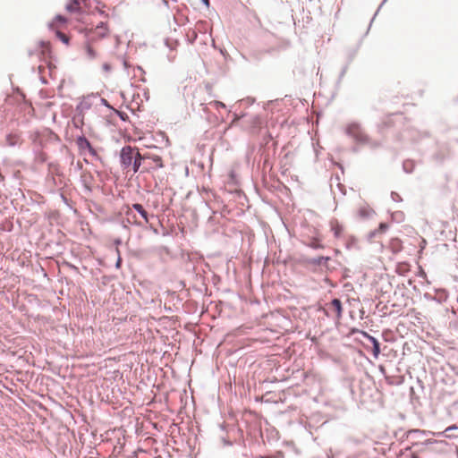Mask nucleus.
<instances>
[{"instance_id": "nucleus-1", "label": "nucleus", "mask_w": 458, "mask_h": 458, "mask_svg": "<svg viewBox=\"0 0 458 458\" xmlns=\"http://www.w3.org/2000/svg\"><path fill=\"white\" fill-rule=\"evenodd\" d=\"M345 132L348 136L352 138L357 143L372 145L368 135L364 132L360 125L357 123H350L346 127Z\"/></svg>"}, {"instance_id": "nucleus-2", "label": "nucleus", "mask_w": 458, "mask_h": 458, "mask_svg": "<svg viewBox=\"0 0 458 458\" xmlns=\"http://www.w3.org/2000/svg\"><path fill=\"white\" fill-rule=\"evenodd\" d=\"M135 149L131 146L122 148L120 153V162L123 168H129L132 164V159L135 155Z\"/></svg>"}, {"instance_id": "nucleus-3", "label": "nucleus", "mask_w": 458, "mask_h": 458, "mask_svg": "<svg viewBox=\"0 0 458 458\" xmlns=\"http://www.w3.org/2000/svg\"><path fill=\"white\" fill-rule=\"evenodd\" d=\"M76 144H77L79 150L81 153L84 154V153H86V151H88V153L91 157H98V153H97L96 149L91 146L90 142L88 140V139L86 137H84V136L78 137L76 140Z\"/></svg>"}, {"instance_id": "nucleus-4", "label": "nucleus", "mask_w": 458, "mask_h": 458, "mask_svg": "<svg viewBox=\"0 0 458 458\" xmlns=\"http://www.w3.org/2000/svg\"><path fill=\"white\" fill-rule=\"evenodd\" d=\"M364 336L372 344V352L374 358H377L380 353V344L379 342L372 335L368 333H363Z\"/></svg>"}, {"instance_id": "nucleus-5", "label": "nucleus", "mask_w": 458, "mask_h": 458, "mask_svg": "<svg viewBox=\"0 0 458 458\" xmlns=\"http://www.w3.org/2000/svg\"><path fill=\"white\" fill-rule=\"evenodd\" d=\"M374 213V210L368 206H361L358 210V214L361 218H369Z\"/></svg>"}, {"instance_id": "nucleus-6", "label": "nucleus", "mask_w": 458, "mask_h": 458, "mask_svg": "<svg viewBox=\"0 0 458 458\" xmlns=\"http://www.w3.org/2000/svg\"><path fill=\"white\" fill-rule=\"evenodd\" d=\"M5 140L8 146L14 147L21 143V137L17 134H8Z\"/></svg>"}, {"instance_id": "nucleus-7", "label": "nucleus", "mask_w": 458, "mask_h": 458, "mask_svg": "<svg viewBox=\"0 0 458 458\" xmlns=\"http://www.w3.org/2000/svg\"><path fill=\"white\" fill-rule=\"evenodd\" d=\"M141 160L142 157L140 153L138 150H136L131 164L134 173L138 172V170L140 169L141 165Z\"/></svg>"}, {"instance_id": "nucleus-8", "label": "nucleus", "mask_w": 458, "mask_h": 458, "mask_svg": "<svg viewBox=\"0 0 458 458\" xmlns=\"http://www.w3.org/2000/svg\"><path fill=\"white\" fill-rule=\"evenodd\" d=\"M132 208L136 210L140 216L145 220L146 223H148V212L143 208L141 204L134 203L132 205Z\"/></svg>"}, {"instance_id": "nucleus-9", "label": "nucleus", "mask_w": 458, "mask_h": 458, "mask_svg": "<svg viewBox=\"0 0 458 458\" xmlns=\"http://www.w3.org/2000/svg\"><path fill=\"white\" fill-rule=\"evenodd\" d=\"M330 224H331V230L333 231L334 235L336 238L340 237V235L344 230L343 226L336 220L331 221Z\"/></svg>"}, {"instance_id": "nucleus-10", "label": "nucleus", "mask_w": 458, "mask_h": 458, "mask_svg": "<svg viewBox=\"0 0 458 458\" xmlns=\"http://www.w3.org/2000/svg\"><path fill=\"white\" fill-rule=\"evenodd\" d=\"M331 304L334 306L335 311H336V314H337V318H341L342 317V302L339 299H333L332 301H331Z\"/></svg>"}, {"instance_id": "nucleus-11", "label": "nucleus", "mask_w": 458, "mask_h": 458, "mask_svg": "<svg viewBox=\"0 0 458 458\" xmlns=\"http://www.w3.org/2000/svg\"><path fill=\"white\" fill-rule=\"evenodd\" d=\"M413 166V162L410 160L404 161L403 164V170L408 174L412 172Z\"/></svg>"}, {"instance_id": "nucleus-12", "label": "nucleus", "mask_w": 458, "mask_h": 458, "mask_svg": "<svg viewBox=\"0 0 458 458\" xmlns=\"http://www.w3.org/2000/svg\"><path fill=\"white\" fill-rule=\"evenodd\" d=\"M79 4L78 0H72L71 3L67 4L65 6V9L70 12L73 13L76 11V6Z\"/></svg>"}, {"instance_id": "nucleus-13", "label": "nucleus", "mask_w": 458, "mask_h": 458, "mask_svg": "<svg viewBox=\"0 0 458 458\" xmlns=\"http://www.w3.org/2000/svg\"><path fill=\"white\" fill-rule=\"evenodd\" d=\"M97 30H98V34L101 37H105L106 34V28L105 26V24L103 22H101L98 27H97Z\"/></svg>"}, {"instance_id": "nucleus-14", "label": "nucleus", "mask_w": 458, "mask_h": 458, "mask_svg": "<svg viewBox=\"0 0 458 458\" xmlns=\"http://www.w3.org/2000/svg\"><path fill=\"white\" fill-rule=\"evenodd\" d=\"M328 259H329V258L321 256V257L313 259L312 263L315 265H322V264L326 263Z\"/></svg>"}, {"instance_id": "nucleus-15", "label": "nucleus", "mask_w": 458, "mask_h": 458, "mask_svg": "<svg viewBox=\"0 0 458 458\" xmlns=\"http://www.w3.org/2000/svg\"><path fill=\"white\" fill-rule=\"evenodd\" d=\"M56 36L60 38V40L62 42H64V44H68L69 38L65 34H64L61 31L57 30L56 31Z\"/></svg>"}, {"instance_id": "nucleus-16", "label": "nucleus", "mask_w": 458, "mask_h": 458, "mask_svg": "<svg viewBox=\"0 0 458 458\" xmlns=\"http://www.w3.org/2000/svg\"><path fill=\"white\" fill-rule=\"evenodd\" d=\"M250 122L252 123L253 127H256L260 124V118L259 116L255 115L250 119Z\"/></svg>"}, {"instance_id": "nucleus-17", "label": "nucleus", "mask_w": 458, "mask_h": 458, "mask_svg": "<svg viewBox=\"0 0 458 458\" xmlns=\"http://www.w3.org/2000/svg\"><path fill=\"white\" fill-rule=\"evenodd\" d=\"M211 105L216 108V109H219V108H225V105L223 103V102H220V101H213L211 103Z\"/></svg>"}, {"instance_id": "nucleus-18", "label": "nucleus", "mask_w": 458, "mask_h": 458, "mask_svg": "<svg viewBox=\"0 0 458 458\" xmlns=\"http://www.w3.org/2000/svg\"><path fill=\"white\" fill-rule=\"evenodd\" d=\"M391 198H392V199H393L394 201H395V202H400V201H402V200H403V199H402V198H401V196H400L397 192H394V191H393V192L391 193Z\"/></svg>"}, {"instance_id": "nucleus-19", "label": "nucleus", "mask_w": 458, "mask_h": 458, "mask_svg": "<svg viewBox=\"0 0 458 458\" xmlns=\"http://www.w3.org/2000/svg\"><path fill=\"white\" fill-rule=\"evenodd\" d=\"M55 21L64 23L66 21V19L64 16L58 14L55 16Z\"/></svg>"}, {"instance_id": "nucleus-20", "label": "nucleus", "mask_w": 458, "mask_h": 458, "mask_svg": "<svg viewBox=\"0 0 458 458\" xmlns=\"http://www.w3.org/2000/svg\"><path fill=\"white\" fill-rule=\"evenodd\" d=\"M387 227H388V226H387V225H386V224H385V223H381V224L379 225V228H378V230H377V231H378V232H385V231L387 229Z\"/></svg>"}, {"instance_id": "nucleus-21", "label": "nucleus", "mask_w": 458, "mask_h": 458, "mask_svg": "<svg viewBox=\"0 0 458 458\" xmlns=\"http://www.w3.org/2000/svg\"><path fill=\"white\" fill-rule=\"evenodd\" d=\"M424 432L420 430V429H415V430H411L410 431V435L412 436V435H420V434H423Z\"/></svg>"}, {"instance_id": "nucleus-22", "label": "nucleus", "mask_w": 458, "mask_h": 458, "mask_svg": "<svg viewBox=\"0 0 458 458\" xmlns=\"http://www.w3.org/2000/svg\"><path fill=\"white\" fill-rule=\"evenodd\" d=\"M116 251H117V253H118V259H117V261H116V263H115V267L118 268V267H120V266H121V262H122V260H121V257H120V255H119V250H118V249H116Z\"/></svg>"}, {"instance_id": "nucleus-23", "label": "nucleus", "mask_w": 458, "mask_h": 458, "mask_svg": "<svg viewBox=\"0 0 458 458\" xmlns=\"http://www.w3.org/2000/svg\"><path fill=\"white\" fill-rule=\"evenodd\" d=\"M87 52H88V55H89L91 58L95 57V52L93 51V49H92V48L88 47Z\"/></svg>"}, {"instance_id": "nucleus-24", "label": "nucleus", "mask_w": 458, "mask_h": 458, "mask_svg": "<svg viewBox=\"0 0 458 458\" xmlns=\"http://www.w3.org/2000/svg\"><path fill=\"white\" fill-rule=\"evenodd\" d=\"M377 233H378L377 230L372 231V232L369 233V238H373V237H375L377 234Z\"/></svg>"}, {"instance_id": "nucleus-25", "label": "nucleus", "mask_w": 458, "mask_h": 458, "mask_svg": "<svg viewBox=\"0 0 458 458\" xmlns=\"http://www.w3.org/2000/svg\"><path fill=\"white\" fill-rule=\"evenodd\" d=\"M454 429H457V427L450 426V427L446 428L445 432H448V431H451V430H454Z\"/></svg>"}, {"instance_id": "nucleus-26", "label": "nucleus", "mask_w": 458, "mask_h": 458, "mask_svg": "<svg viewBox=\"0 0 458 458\" xmlns=\"http://www.w3.org/2000/svg\"><path fill=\"white\" fill-rule=\"evenodd\" d=\"M103 68H104V70H106V71H109V70H110V65H109V64H104Z\"/></svg>"}, {"instance_id": "nucleus-27", "label": "nucleus", "mask_w": 458, "mask_h": 458, "mask_svg": "<svg viewBox=\"0 0 458 458\" xmlns=\"http://www.w3.org/2000/svg\"><path fill=\"white\" fill-rule=\"evenodd\" d=\"M121 243H122V240L121 239L114 240V244L115 245H120Z\"/></svg>"}, {"instance_id": "nucleus-28", "label": "nucleus", "mask_w": 458, "mask_h": 458, "mask_svg": "<svg viewBox=\"0 0 458 458\" xmlns=\"http://www.w3.org/2000/svg\"><path fill=\"white\" fill-rule=\"evenodd\" d=\"M48 28L50 30H53V28H54V21L48 23Z\"/></svg>"}, {"instance_id": "nucleus-29", "label": "nucleus", "mask_w": 458, "mask_h": 458, "mask_svg": "<svg viewBox=\"0 0 458 458\" xmlns=\"http://www.w3.org/2000/svg\"><path fill=\"white\" fill-rule=\"evenodd\" d=\"M203 4H206L207 6H208L209 4V0H202Z\"/></svg>"}, {"instance_id": "nucleus-30", "label": "nucleus", "mask_w": 458, "mask_h": 458, "mask_svg": "<svg viewBox=\"0 0 458 458\" xmlns=\"http://www.w3.org/2000/svg\"><path fill=\"white\" fill-rule=\"evenodd\" d=\"M386 2V0H383V2L381 3L379 8Z\"/></svg>"}, {"instance_id": "nucleus-31", "label": "nucleus", "mask_w": 458, "mask_h": 458, "mask_svg": "<svg viewBox=\"0 0 458 458\" xmlns=\"http://www.w3.org/2000/svg\"><path fill=\"white\" fill-rule=\"evenodd\" d=\"M102 101H103V104L107 105V102L106 99H102Z\"/></svg>"}, {"instance_id": "nucleus-32", "label": "nucleus", "mask_w": 458, "mask_h": 458, "mask_svg": "<svg viewBox=\"0 0 458 458\" xmlns=\"http://www.w3.org/2000/svg\"><path fill=\"white\" fill-rule=\"evenodd\" d=\"M120 117H121L123 120H124L123 115H122V114H120Z\"/></svg>"}]
</instances>
